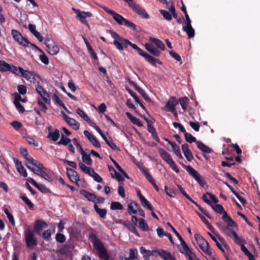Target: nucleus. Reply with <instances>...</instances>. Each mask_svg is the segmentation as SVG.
<instances>
[{
  "instance_id": "1",
  "label": "nucleus",
  "mask_w": 260,
  "mask_h": 260,
  "mask_svg": "<svg viewBox=\"0 0 260 260\" xmlns=\"http://www.w3.org/2000/svg\"><path fill=\"white\" fill-rule=\"evenodd\" d=\"M222 218L227 223V225H225L221 222H218L217 223V227L223 233L233 238L237 244L240 245L242 243V239L232 229L233 227L236 226V223L226 212H224Z\"/></svg>"
},
{
  "instance_id": "2",
  "label": "nucleus",
  "mask_w": 260,
  "mask_h": 260,
  "mask_svg": "<svg viewBox=\"0 0 260 260\" xmlns=\"http://www.w3.org/2000/svg\"><path fill=\"white\" fill-rule=\"evenodd\" d=\"M108 32H109L111 37L114 39L113 43L118 50L120 51L123 50V48H127L128 45L131 46L136 50L139 49V47L136 44H133L128 40L120 37L116 32L112 30H108Z\"/></svg>"
},
{
  "instance_id": "3",
  "label": "nucleus",
  "mask_w": 260,
  "mask_h": 260,
  "mask_svg": "<svg viewBox=\"0 0 260 260\" xmlns=\"http://www.w3.org/2000/svg\"><path fill=\"white\" fill-rule=\"evenodd\" d=\"M15 75H20L27 81L33 84H39L40 81L41 80L40 76L35 71L25 70L21 67L17 68L16 74H15Z\"/></svg>"
},
{
  "instance_id": "4",
  "label": "nucleus",
  "mask_w": 260,
  "mask_h": 260,
  "mask_svg": "<svg viewBox=\"0 0 260 260\" xmlns=\"http://www.w3.org/2000/svg\"><path fill=\"white\" fill-rule=\"evenodd\" d=\"M11 35L14 40L22 46L27 47L28 46V44H30L37 49L40 50L38 47L34 44L30 43L25 38L23 37L22 34L18 30L16 29H12L11 30Z\"/></svg>"
},
{
  "instance_id": "5",
  "label": "nucleus",
  "mask_w": 260,
  "mask_h": 260,
  "mask_svg": "<svg viewBox=\"0 0 260 260\" xmlns=\"http://www.w3.org/2000/svg\"><path fill=\"white\" fill-rule=\"evenodd\" d=\"M194 238L199 245V247L203 251V252L207 255H212V250L208 243L203 238V237L198 234H196L194 235Z\"/></svg>"
},
{
  "instance_id": "6",
  "label": "nucleus",
  "mask_w": 260,
  "mask_h": 260,
  "mask_svg": "<svg viewBox=\"0 0 260 260\" xmlns=\"http://www.w3.org/2000/svg\"><path fill=\"white\" fill-rule=\"evenodd\" d=\"M133 10L137 14L141 15L145 18H148L149 15L147 13L145 10L141 7L139 5L135 3L133 0H124Z\"/></svg>"
},
{
  "instance_id": "7",
  "label": "nucleus",
  "mask_w": 260,
  "mask_h": 260,
  "mask_svg": "<svg viewBox=\"0 0 260 260\" xmlns=\"http://www.w3.org/2000/svg\"><path fill=\"white\" fill-rule=\"evenodd\" d=\"M25 165L27 168L35 174L38 173L37 171L39 172L44 167L42 164L33 158H29L28 161H25Z\"/></svg>"
},
{
  "instance_id": "8",
  "label": "nucleus",
  "mask_w": 260,
  "mask_h": 260,
  "mask_svg": "<svg viewBox=\"0 0 260 260\" xmlns=\"http://www.w3.org/2000/svg\"><path fill=\"white\" fill-rule=\"evenodd\" d=\"M186 170L201 186L204 187L206 183L201 175L192 167L187 166Z\"/></svg>"
},
{
  "instance_id": "9",
  "label": "nucleus",
  "mask_w": 260,
  "mask_h": 260,
  "mask_svg": "<svg viewBox=\"0 0 260 260\" xmlns=\"http://www.w3.org/2000/svg\"><path fill=\"white\" fill-rule=\"evenodd\" d=\"M25 239L28 247H32L36 245L37 242L34 238L33 232L28 227L24 231Z\"/></svg>"
},
{
  "instance_id": "10",
  "label": "nucleus",
  "mask_w": 260,
  "mask_h": 260,
  "mask_svg": "<svg viewBox=\"0 0 260 260\" xmlns=\"http://www.w3.org/2000/svg\"><path fill=\"white\" fill-rule=\"evenodd\" d=\"M72 10L74 11L76 14L77 18L83 24L86 25L88 28H90V26L86 20V18L87 17H90L92 16V14L89 12H84L81 11L79 10L72 8Z\"/></svg>"
},
{
  "instance_id": "11",
  "label": "nucleus",
  "mask_w": 260,
  "mask_h": 260,
  "mask_svg": "<svg viewBox=\"0 0 260 260\" xmlns=\"http://www.w3.org/2000/svg\"><path fill=\"white\" fill-rule=\"evenodd\" d=\"M101 8L105 10L107 13L110 14L113 18L114 19V20L119 25H122L123 24L125 20L126 19H125L124 17H123L121 15H119L118 13H116V12H114L113 11L110 10L108 8L104 6H101Z\"/></svg>"
},
{
  "instance_id": "12",
  "label": "nucleus",
  "mask_w": 260,
  "mask_h": 260,
  "mask_svg": "<svg viewBox=\"0 0 260 260\" xmlns=\"http://www.w3.org/2000/svg\"><path fill=\"white\" fill-rule=\"evenodd\" d=\"M17 67L6 62L5 61L0 60V71L6 72L9 71L14 75L16 74Z\"/></svg>"
},
{
  "instance_id": "13",
  "label": "nucleus",
  "mask_w": 260,
  "mask_h": 260,
  "mask_svg": "<svg viewBox=\"0 0 260 260\" xmlns=\"http://www.w3.org/2000/svg\"><path fill=\"white\" fill-rule=\"evenodd\" d=\"M61 114L65 121L73 129L77 130L79 128L80 123L76 119L68 116L63 112H61Z\"/></svg>"
},
{
  "instance_id": "14",
  "label": "nucleus",
  "mask_w": 260,
  "mask_h": 260,
  "mask_svg": "<svg viewBox=\"0 0 260 260\" xmlns=\"http://www.w3.org/2000/svg\"><path fill=\"white\" fill-rule=\"evenodd\" d=\"M169 12L164 10L159 11L160 13L163 16L165 19L170 21L172 19V17L176 18L177 15L175 13V9L174 6H171L169 9Z\"/></svg>"
},
{
  "instance_id": "15",
  "label": "nucleus",
  "mask_w": 260,
  "mask_h": 260,
  "mask_svg": "<svg viewBox=\"0 0 260 260\" xmlns=\"http://www.w3.org/2000/svg\"><path fill=\"white\" fill-rule=\"evenodd\" d=\"M159 255L164 260H176L175 256L166 250L162 249H157L156 256Z\"/></svg>"
},
{
  "instance_id": "16",
  "label": "nucleus",
  "mask_w": 260,
  "mask_h": 260,
  "mask_svg": "<svg viewBox=\"0 0 260 260\" xmlns=\"http://www.w3.org/2000/svg\"><path fill=\"white\" fill-rule=\"evenodd\" d=\"M90 239L93 245V247L94 249H96L97 252L101 250L105 249V247L101 242V241L97 238V237L94 235H92L90 236Z\"/></svg>"
},
{
  "instance_id": "17",
  "label": "nucleus",
  "mask_w": 260,
  "mask_h": 260,
  "mask_svg": "<svg viewBox=\"0 0 260 260\" xmlns=\"http://www.w3.org/2000/svg\"><path fill=\"white\" fill-rule=\"evenodd\" d=\"M36 90L37 92L41 95L43 100L46 103H50V98L49 94L43 88L42 86L37 85L36 86Z\"/></svg>"
},
{
  "instance_id": "18",
  "label": "nucleus",
  "mask_w": 260,
  "mask_h": 260,
  "mask_svg": "<svg viewBox=\"0 0 260 260\" xmlns=\"http://www.w3.org/2000/svg\"><path fill=\"white\" fill-rule=\"evenodd\" d=\"M202 198L205 202L210 205L211 206V205H213L214 203H217L218 202V199H216L214 195L208 192L204 194Z\"/></svg>"
},
{
  "instance_id": "19",
  "label": "nucleus",
  "mask_w": 260,
  "mask_h": 260,
  "mask_svg": "<svg viewBox=\"0 0 260 260\" xmlns=\"http://www.w3.org/2000/svg\"><path fill=\"white\" fill-rule=\"evenodd\" d=\"M13 160L16 166V169L19 173L23 177H26L27 176V172L24 167L22 165L21 162L15 158H13Z\"/></svg>"
},
{
  "instance_id": "20",
  "label": "nucleus",
  "mask_w": 260,
  "mask_h": 260,
  "mask_svg": "<svg viewBox=\"0 0 260 260\" xmlns=\"http://www.w3.org/2000/svg\"><path fill=\"white\" fill-rule=\"evenodd\" d=\"M177 103L176 99L174 98H172L168 101L164 107V110L166 111H171L172 113H175V107Z\"/></svg>"
},
{
  "instance_id": "21",
  "label": "nucleus",
  "mask_w": 260,
  "mask_h": 260,
  "mask_svg": "<svg viewBox=\"0 0 260 260\" xmlns=\"http://www.w3.org/2000/svg\"><path fill=\"white\" fill-rule=\"evenodd\" d=\"M47 51L52 55H55L59 52V48L55 42L48 44L46 46Z\"/></svg>"
},
{
  "instance_id": "22",
  "label": "nucleus",
  "mask_w": 260,
  "mask_h": 260,
  "mask_svg": "<svg viewBox=\"0 0 260 260\" xmlns=\"http://www.w3.org/2000/svg\"><path fill=\"white\" fill-rule=\"evenodd\" d=\"M27 181L30 182L36 188L39 189L41 192L46 193L49 192V189L46 186L42 184L38 183L34 179L31 178H27Z\"/></svg>"
},
{
  "instance_id": "23",
  "label": "nucleus",
  "mask_w": 260,
  "mask_h": 260,
  "mask_svg": "<svg viewBox=\"0 0 260 260\" xmlns=\"http://www.w3.org/2000/svg\"><path fill=\"white\" fill-rule=\"evenodd\" d=\"M181 148L186 159L188 161H190L193 158V156L190 150L189 149L188 144H183L182 145Z\"/></svg>"
},
{
  "instance_id": "24",
  "label": "nucleus",
  "mask_w": 260,
  "mask_h": 260,
  "mask_svg": "<svg viewBox=\"0 0 260 260\" xmlns=\"http://www.w3.org/2000/svg\"><path fill=\"white\" fill-rule=\"evenodd\" d=\"M84 134L92 144L96 148H100L101 145L95 137L87 131H84Z\"/></svg>"
},
{
  "instance_id": "25",
  "label": "nucleus",
  "mask_w": 260,
  "mask_h": 260,
  "mask_svg": "<svg viewBox=\"0 0 260 260\" xmlns=\"http://www.w3.org/2000/svg\"><path fill=\"white\" fill-rule=\"evenodd\" d=\"M66 170L69 178L72 182L76 181L79 179V176L78 174L73 169L67 168Z\"/></svg>"
},
{
  "instance_id": "26",
  "label": "nucleus",
  "mask_w": 260,
  "mask_h": 260,
  "mask_svg": "<svg viewBox=\"0 0 260 260\" xmlns=\"http://www.w3.org/2000/svg\"><path fill=\"white\" fill-rule=\"evenodd\" d=\"M159 154L162 159H163L167 164H170L173 160L171 158L170 154L162 149L158 150Z\"/></svg>"
},
{
  "instance_id": "27",
  "label": "nucleus",
  "mask_w": 260,
  "mask_h": 260,
  "mask_svg": "<svg viewBox=\"0 0 260 260\" xmlns=\"http://www.w3.org/2000/svg\"><path fill=\"white\" fill-rule=\"evenodd\" d=\"M140 251L141 253L143 255V257L150 256L151 255L156 256L157 249H154L152 250H147L144 247H141L140 248Z\"/></svg>"
},
{
  "instance_id": "28",
  "label": "nucleus",
  "mask_w": 260,
  "mask_h": 260,
  "mask_svg": "<svg viewBox=\"0 0 260 260\" xmlns=\"http://www.w3.org/2000/svg\"><path fill=\"white\" fill-rule=\"evenodd\" d=\"M48 226L47 223L43 220H37L34 226V230L36 232H40L43 229Z\"/></svg>"
},
{
  "instance_id": "29",
  "label": "nucleus",
  "mask_w": 260,
  "mask_h": 260,
  "mask_svg": "<svg viewBox=\"0 0 260 260\" xmlns=\"http://www.w3.org/2000/svg\"><path fill=\"white\" fill-rule=\"evenodd\" d=\"M145 48L151 54L155 56H158L160 54L159 51L155 48L153 45L149 43H146L145 44Z\"/></svg>"
},
{
  "instance_id": "30",
  "label": "nucleus",
  "mask_w": 260,
  "mask_h": 260,
  "mask_svg": "<svg viewBox=\"0 0 260 260\" xmlns=\"http://www.w3.org/2000/svg\"><path fill=\"white\" fill-rule=\"evenodd\" d=\"M139 205L134 202L128 204V213L129 214H137Z\"/></svg>"
},
{
  "instance_id": "31",
  "label": "nucleus",
  "mask_w": 260,
  "mask_h": 260,
  "mask_svg": "<svg viewBox=\"0 0 260 260\" xmlns=\"http://www.w3.org/2000/svg\"><path fill=\"white\" fill-rule=\"evenodd\" d=\"M127 118L131 120V121L134 124L137 125L139 126H142L143 124L141 120L136 117L132 115L130 113L126 112L125 113Z\"/></svg>"
},
{
  "instance_id": "32",
  "label": "nucleus",
  "mask_w": 260,
  "mask_h": 260,
  "mask_svg": "<svg viewBox=\"0 0 260 260\" xmlns=\"http://www.w3.org/2000/svg\"><path fill=\"white\" fill-rule=\"evenodd\" d=\"M198 148L204 153H210L211 152V149L207 146L205 145L201 141L196 142Z\"/></svg>"
},
{
  "instance_id": "33",
  "label": "nucleus",
  "mask_w": 260,
  "mask_h": 260,
  "mask_svg": "<svg viewBox=\"0 0 260 260\" xmlns=\"http://www.w3.org/2000/svg\"><path fill=\"white\" fill-rule=\"evenodd\" d=\"M180 246L181 247V249L180 250L181 253L185 255L191 251L183 239L180 240Z\"/></svg>"
},
{
  "instance_id": "34",
  "label": "nucleus",
  "mask_w": 260,
  "mask_h": 260,
  "mask_svg": "<svg viewBox=\"0 0 260 260\" xmlns=\"http://www.w3.org/2000/svg\"><path fill=\"white\" fill-rule=\"evenodd\" d=\"M60 137V132L58 129H56L53 132H50L47 138L51 139L53 141H56Z\"/></svg>"
},
{
  "instance_id": "35",
  "label": "nucleus",
  "mask_w": 260,
  "mask_h": 260,
  "mask_svg": "<svg viewBox=\"0 0 260 260\" xmlns=\"http://www.w3.org/2000/svg\"><path fill=\"white\" fill-rule=\"evenodd\" d=\"M76 113L77 114L80 116L82 118H83L84 120L87 121L88 124L91 123L92 121L87 115L85 113L84 111H83L81 109L78 108L76 109Z\"/></svg>"
},
{
  "instance_id": "36",
  "label": "nucleus",
  "mask_w": 260,
  "mask_h": 260,
  "mask_svg": "<svg viewBox=\"0 0 260 260\" xmlns=\"http://www.w3.org/2000/svg\"><path fill=\"white\" fill-rule=\"evenodd\" d=\"M46 168L43 167L39 172L37 171L38 173L37 174V175L40 176L43 179H44L45 180L47 181L48 182H51L52 179L51 177L46 173L45 172Z\"/></svg>"
},
{
  "instance_id": "37",
  "label": "nucleus",
  "mask_w": 260,
  "mask_h": 260,
  "mask_svg": "<svg viewBox=\"0 0 260 260\" xmlns=\"http://www.w3.org/2000/svg\"><path fill=\"white\" fill-rule=\"evenodd\" d=\"M123 24L134 31L138 32L140 30V28L138 27L136 24H135L132 21H130L127 19L125 20Z\"/></svg>"
},
{
  "instance_id": "38",
  "label": "nucleus",
  "mask_w": 260,
  "mask_h": 260,
  "mask_svg": "<svg viewBox=\"0 0 260 260\" xmlns=\"http://www.w3.org/2000/svg\"><path fill=\"white\" fill-rule=\"evenodd\" d=\"M169 144L172 146V149L174 153L179 158H183L182 155L181 153L179 147L175 143L169 142Z\"/></svg>"
},
{
  "instance_id": "39",
  "label": "nucleus",
  "mask_w": 260,
  "mask_h": 260,
  "mask_svg": "<svg viewBox=\"0 0 260 260\" xmlns=\"http://www.w3.org/2000/svg\"><path fill=\"white\" fill-rule=\"evenodd\" d=\"M149 40L150 42L154 43L160 49L162 50L165 49V45L160 40L154 38H150Z\"/></svg>"
},
{
  "instance_id": "40",
  "label": "nucleus",
  "mask_w": 260,
  "mask_h": 260,
  "mask_svg": "<svg viewBox=\"0 0 260 260\" xmlns=\"http://www.w3.org/2000/svg\"><path fill=\"white\" fill-rule=\"evenodd\" d=\"M83 161L88 165H91L92 161L89 154L86 153L83 150L81 152Z\"/></svg>"
},
{
  "instance_id": "41",
  "label": "nucleus",
  "mask_w": 260,
  "mask_h": 260,
  "mask_svg": "<svg viewBox=\"0 0 260 260\" xmlns=\"http://www.w3.org/2000/svg\"><path fill=\"white\" fill-rule=\"evenodd\" d=\"M183 29L186 32L189 38H193L194 37V30L191 24L190 25H186V26H183Z\"/></svg>"
},
{
  "instance_id": "42",
  "label": "nucleus",
  "mask_w": 260,
  "mask_h": 260,
  "mask_svg": "<svg viewBox=\"0 0 260 260\" xmlns=\"http://www.w3.org/2000/svg\"><path fill=\"white\" fill-rule=\"evenodd\" d=\"M212 208L214 210L215 212L217 213L224 214V212H226L223 208V207L217 203H214L213 205H211ZM223 215H222L223 216Z\"/></svg>"
},
{
  "instance_id": "43",
  "label": "nucleus",
  "mask_w": 260,
  "mask_h": 260,
  "mask_svg": "<svg viewBox=\"0 0 260 260\" xmlns=\"http://www.w3.org/2000/svg\"><path fill=\"white\" fill-rule=\"evenodd\" d=\"M198 215H199V216L200 217V218L201 219V220L203 221V222L206 225V226L208 228V229L214 234V235H216V232H215V231L214 230V229L212 226V225L210 224V223L209 222V221L206 219V218L203 216V215H202L200 213H198Z\"/></svg>"
},
{
  "instance_id": "44",
  "label": "nucleus",
  "mask_w": 260,
  "mask_h": 260,
  "mask_svg": "<svg viewBox=\"0 0 260 260\" xmlns=\"http://www.w3.org/2000/svg\"><path fill=\"white\" fill-rule=\"evenodd\" d=\"M94 209L100 217L103 218L105 217L107 214V210L105 209L99 208L96 204L94 205Z\"/></svg>"
},
{
  "instance_id": "45",
  "label": "nucleus",
  "mask_w": 260,
  "mask_h": 260,
  "mask_svg": "<svg viewBox=\"0 0 260 260\" xmlns=\"http://www.w3.org/2000/svg\"><path fill=\"white\" fill-rule=\"evenodd\" d=\"M81 193L82 194L85 196L89 201L94 202L96 198V196L95 194L89 193L84 190H81Z\"/></svg>"
},
{
  "instance_id": "46",
  "label": "nucleus",
  "mask_w": 260,
  "mask_h": 260,
  "mask_svg": "<svg viewBox=\"0 0 260 260\" xmlns=\"http://www.w3.org/2000/svg\"><path fill=\"white\" fill-rule=\"evenodd\" d=\"M137 250L130 249L128 257H122L121 260H138L136 256Z\"/></svg>"
},
{
  "instance_id": "47",
  "label": "nucleus",
  "mask_w": 260,
  "mask_h": 260,
  "mask_svg": "<svg viewBox=\"0 0 260 260\" xmlns=\"http://www.w3.org/2000/svg\"><path fill=\"white\" fill-rule=\"evenodd\" d=\"M139 226L144 231H146L148 230L149 228L145 220L143 218H140L139 220Z\"/></svg>"
},
{
  "instance_id": "48",
  "label": "nucleus",
  "mask_w": 260,
  "mask_h": 260,
  "mask_svg": "<svg viewBox=\"0 0 260 260\" xmlns=\"http://www.w3.org/2000/svg\"><path fill=\"white\" fill-rule=\"evenodd\" d=\"M144 58L149 62L151 63L154 66H156V63H158L159 64H160V62L157 59L154 58V57H152L148 54H147L146 56H145Z\"/></svg>"
},
{
  "instance_id": "49",
  "label": "nucleus",
  "mask_w": 260,
  "mask_h": 260,
  "mask_svg": "<svg viewBox=\"0 0 260 260\" xmlns=\"http://www.w3.org/2000/svg\"><path fill=\"white\" fill-rule=\"evenodd\" d=\"M110 208L112 210H122L123 209L122 204L118 202H112Z\"/></svg>"
},
{
  "instance_id": "50",
  "label": "nucleus",
  "mask_w": 260,
  "mask_h": 260,
  "mask_svg": "<svg viewBox=\"0 0 260 260\" xmlns=\"http://www.w3.org/2000/svg\"><path fill=\"white\" fill-rule=\"evenodd\" d=\"M184 135L185 140L187 142L189 143H192L193 142L196 143V142H197L196 141V138L192 136L190 134L186 132L184 134Z\"/></svg>"
},
{
  "instance_id": "51",
  "label": "nucleus",
  "mask_w": 260,
  "mask_h": 260,
  "mask_svg": "<svg viewBox=\"0 0 260 260\" xmlns=\"http://www.w3.org/2000/svg\"><path fill=\"white\" fill-rule=\"evenodd\" d=\"M20 199H21L30 208H32L34 207V204L32 202L28 199V198L24 194H21L20 196Z\"/></svg>"
},
{
  "instance_id": "52",
  "label": "nucleus",
  "mask_w": 260,
  "mask_h": 260,
  "mask_svg": "<svg viewBox=\"0 0 260 260\" xmlns=\"http://www.w3.org/2000/svg\"><path fill=\"white\" fill-rule=\"evenodd\" d=\"M98 254L99 255V256L101 260H108V259L109 256L106 252L105 248L102 250L98 251Z\"/></svg>"
},
{
  "instance_id": "53",
  "label": "nucleus",
  "mask_w": 260,
  "mask_h": 260,
  "mask_svg": "<svg viewBox=\"0 0 260 260\" xmlns=\"http://www.w3.org/2000/svg\"><path fill=\"white\" fill-rule=\"evenodd\" d=\"M188 99L186 97H183L179 100L180 104L183 110H185L187 107Z\"/></svg>"
},
{
  "instance_id": "54",
  "label": "nucleus",
  "mask_w": 260,
  "mask_h": 260,
  "mask_svg": "<svg viewBox=\"0 0 260 260\" xmlns=\"http://www.w3.org/2000/svg\"><path fill=\"white\" fill-rule=\"evenodd\" d=\"M140 201L141 202L142 205L144 207H147L148 209L150 210H153L152 207L145 197L142 198V199L140 200Z\"/></svg>"
},
{
  "instance_id": "55",
  "label": "nucleus",
  "mask_w": 260,
  "mask_h": 260,
  "mask_svg": "<svg viewBox=\"0 0 260 260\" xmlns=\"http://www.w3.org/2000/svg\"><path fill=\"white\" fill-rule=\"evenodd\" d=\"M71 142V140L64 137L63 135L61 136V139L58 142V144H62L64 145H67Z\"/></svg>"
},
{
  "instance_id": "56",
  "label": "nucleus",
  "mask_w": 260,
  "mask_h": 260,
  "mask_svg": "<svg viewBox=\"0 0 260 260\" xmlns=\"http://www.w3.org/2000/svg\"><path fill=\"white\" fill-rule=\"evenodd\" d=\"M20 153L26 159V161H28L29 160V158H32V157L30 156L25 148H20Z\"/></svg>"
},
{
  "instance_id": "57",
  "label": "nucleus",
  "mask_w": 260,
  "mask_h": 260,
  "mask_svg": "<svg viewBox=\"0 0 260 260\" xmlns=\"http://www.w3.org/2000/svg\"><path fill=\"white\" fill-rule=\"evenodd\" d=\"M55 239L58 242L62 243L66 241L65 236L60 233H57L55 236Z\"/></svg>"
},
{
  "instance_id": "58",
  "label": "nucleus",
  "mask_w": 260,
  "mask_h": 260,
  "mask_svg": "<svg viewBox=\"0 0 260 260\" xmlns=\"http://www.w3.org/2000/svg\"><path fill=\"white\" fill-rule=\"evenodd\" d=\"M113 171L114 172V174L112 173L111 174L112 175V177L114 178H115L117 181H122L124 180L123 177L121 176V174L119 173H118L116 172V171L113 169Z\"/></svg>"
},
{
  "instance_id": "59",
  "label": "nucleus",
  "mask_w": 260,
  "mask_h": 260,
  "mask_svg": "<svg viewBox=\"0 0 260 260\" xmlns=\"http://www.w3.org/2000/svg\"><path fill=\"white\" fill-rule=\"evenodd\" d=\"M39 58L40 60L45 64L47 65L49 63L48 58L44 53H42L39 55Z\"/></svg>"
},
{
  "instance_id": "60",
  "label": "nucleus",
  "mask_w": 260,
  "mask_h": 260,
  "mask_svg": "<svg viewBox=\"0 0 260 260\" xmlns=\"http://www.w3.org/2000/svg\"><path fill=\"white\" fill-rule=\"evenodd\" d=\"M26 141L29 144L31 145L34 147H37L38 146V143L37 141L32 138L27 137H26Z\"/></svg>"
},
{
  "instance_id": "61",
  "label": "nucleus",
  "mask_w": 260,
  "mask_h": 260,
  "mask_svg": "<svg viewBox=\"0 0 260 260\" xmlns=\"http://www.w3.org/2000/svg\"><path fill=\"white\" fill-rule=\"evenodd\" d=\"M14 104L19 112L23 113L25 111L24 108L21 105L19 101H14Z\"/></svg>"
},
{
  "instance_id": "62",
  "label": "nucleus",
  "mask_w": 260,
  "mask_h": 260,
  "mask_svg": "<svg viewBox=\"0 0 260 260\" xmlns=\"http://www.w3.org/2000/svg\"><path fill=\"white\" fill-rule=\"evenodd\" d=\"M18 91L19 94H25L26 93V87L23 85H19L17 87Z\"/></svg>"
},
{
  "instance_id": "63",
  "label": "nucleus",
  "mask_w": 260,
  "mask_h": 260,
  "mask_svg": "<svg viewBox=\"0 0 260 260\" xmlns=\"http://www.w3.org/2000/svg\"><path fill=\"white\" fill-rule=\"evenodd\" d=\"M165 191L166 194L171 198H174L175 197L174 191L172 189H169L167 186H165Z\"/></svg>"
},
{
  "instance_id": "64",
  "label": "nucleus",
  "mask_w": 260,
  "mask_h": 260,
  "mask_svg": "<svg viewBox=\"0 0 260 260\" xmlns=\"http://www.w3.org/2000/svg\"><path fill=\"white\" fill-rule=\"evenodd\" d=\"M188 260H199L196 255L192 251L185 255Z\"/></svg>"
}]
</instances>
